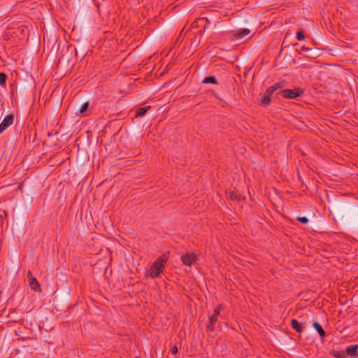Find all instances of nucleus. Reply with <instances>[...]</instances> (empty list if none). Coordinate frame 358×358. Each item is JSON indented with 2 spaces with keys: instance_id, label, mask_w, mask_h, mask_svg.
I'll return each instance as SVG.
<instances>
[{
  "instance_id": "2eb2a0df",
  "label": "nucleus",
  "mask_w": 358,
  "mask_h": 358,
  "mask_svg": "<svg viewBox=\"0 0 358 358\" xmlns=\"http://www.w3.org/2000/svg\"><path fill=\"white\" fill-rule=\"evenodd\" d=\"M150 108V106L139 108L136 113V117L143 116L147 111Z\"/></svg>"
},
{
  "instance_id": "20e7f679",
  "label": "nucleus",
  "mask_w": 358,
  "mask_h": 358,
  "mask_svg": "<svg viewBox=\"0 0 358 358\" xmlns=\"http://www.w3.org/2000/svg\"><path fill=\"white\" fill-rule=\"evenodd\" d=\"M180 259L184 265L187 266H192L196 262L198 258L197 255L195 253L192 252L183 255L181 257Z\"/></svg>"
},
{
  "instance_id": "b1692460",
  "label": "nucleus",
  "mask_w": 358,
  "mask_h": 358,
  "mask_svg": "<svg viewBox=\"0 0 358 358\" xmlns=\"http://www.w3.org/2000/svg\"><path fill=\"white\" fill-rule=\"evenodd\" d=\"M136 358H139V357H136Z\"/></svg>"
},
{
  "instance_id": "ddd939ff",
  "label": "nucleus",
  "mask_w": 358,
  "mask_h": 358,
  "mask_svg": "<svg viewBox=\"0 0 358 358\" xmlns=\"http://www.w3.org/2000/svg\"><path fill=\"white\" fill-rule=\"evenodd\" d=\"M29 285H30V287L35 291L41 290L40 285H39L38 280L35 278H33V277L31 278Z\"/></svg>"
},
{
  "instance_id": "6e6552de",
  "label": "nucleus",
  "mask_w": 358,
  "mask_h": 358,
  "mask_svg": "<svg viewBox=\"0 0 358 358\" xmlns=\"http://www.w3.org/2000/svg\"><path fill=\"white\" fill-rule=\"evenodd\" d=\"M250 33V30L248 29H242L238 31L234 34V37L236 39H241L248 35Z\"/></svg>"
},
{
  "instance_id": "4468645a",
  "label": "nucleus",
  "mask_w": 358,
  "mask_h": 358,
  "mask_svg": "<svg viewBox=\"0 0 358 358\" xmlns=\"http://www.w3.org/2000/svg\"><path fill=\"white\" fill-rule=\"evenodd\" d=\"M227 196L228 199H231V201L240 200L242 197L241 194H238V193L232 192V191L228 192Z\"/></svg>"
},
{
  "instance_id": "9b49d317",
  "label": "nucleus",
  "mask_w": 358,
  "mask_h": 358,
  "mask_svg": "<svg viewBox=\"0 0 358 358\" xmlns=\"http://www.w3.org/2000/svg\"><path fill=\"white\" fill-rule=\"evenodd\" d=\"M284 86H285V85L282 82L276 83L274 85H273L272 86H270L269 87L267 88L268 92L273 94V92L275 90L280 89V88L283 87Z\"/></svg>"
},
{
  "instance_id": "423d86ee",
  "label": "nucleus",
  "mask_w": 358,
  "mask_h": 358,
  "mask_svg": "<svg viewBox=\"0 0 358 358\" xmlns=\"http://www.w3.org/2000/svg\"><path fill=\"white\" fill-rule=\"evenodd\" d=\"M89 108V102L86 101L80 106V108L76 112V115L85 117L87 115V110Z\"/></svg>"
},
{
  "instance_id": "f8f14e48",
  "label": "nucleus",
  "mask_w": 358,
  "mask_h": 358,
  "mask_svg": "<svg viewBox=\"0 0 358 358\" xmlns=\"http://www.w3.org/2000/svg\"><path fill=\"white\" fill-rule=\"evenodd\" d=\"M357 349L358 345H352L347 348L346 351L350 356L353 357L357 355Z\"/></svg>"
},
{
  "instance_id": "5701e85b",
  "label": "nucleus",
  "mask_w": 358,
  "mask_h": 358,
  "mask_svg": "<svg viewBox=\"0 0 358 358\" xmlns=\"http://www.w3.org/2000/svg\"><path fill=\"white\" fill-rule=\"evenodd\" d=\"M28 275H31V271L28 272Z\"/></svg>"
},
{
  "instance_id": "f257e3e1",
  "label": "nucleus",
  "mask_w": 358,
  "mask_h": 358,
  "mask_svg": "<svg viewBox=\"0 0 358 358\" xmlns=\"http://www.w3.org/2000/svg\"><path fill=\"white\" fill-rule=\"evenodd\" d=\"M168 260V256L164 254L160 256L152 265L150 270L146 271V275H150L152 278L159 276L160 273L163 271L164 265Z\"/></svg>"
},
{
  "instance_id": "6ab92c4d",
  "label": "nucleus",
  "mask_w": 358,
  "mask_h": 358,
  "mask_svg": "<svg viewBox=\"0 0 358 358\" xmlns=\"http://www.w3.org/2000/svg\"><path fill=\"white\" fill-rule=\"evenodd\" d=\"M296 38L299 41H301V40L304 39V38H305L302 31H298L296 32Z\"/></svg>"
},
{
  "instance_id": "4be33fe9",
  "label": "nucleus",
  "mask_w": 358,
  "mask_h": 358,
  "mask_svg": "<svg viewBox=\"0 0 358 358\" xmlns=\"http://www.w3.org/2000/svg\"><path fill=\"white\" fill-rule=\"evenodd\" d=\"M306 50H309V49L303 46L301 48V50L299 51V53L301 54L303 51H306Z\"/></svg>"
},
{
  "instance_id": "f03ea898",
  "label": "nucleus",
  "mask_w": 358,
  "mask_h": 358,
  "mask_svg": "<svg viewBox=\"0 0 358 358\" xmlns=\"http://www.w3.org/2000/svg\"><path fill=\"white\" fill-rule=\"evenodd\" d=\"M278 94L285 99H294L302 95L303 90L298 87L294 89H285L280 90Z\"/></svg>"
},
{
  "instance_id": "9d476101",
  "label": "nucleus",
  "mask_w": 358,
  "mask_h": 358,
  "mask_svg": "<svg viewBox=\"0 0 358 358\" xmlns=\"http://www.w3.org/2000/svg\"><path fill=\"white\" fill-rule=\"evenodd\" d=\"M313 327L315 329V330L318 332L321 338H324L325 337V331L322 329V326L317 322H313Z\"/></svg>"
},
{
  "instance_id": "f3484780",
  "label": "nucleus",
  "mask_w": 358,
  "mask_h": 358,
  "mask_svg": "<svg viewBox=\"0 0 358 358\" xmlns=\"http://www.w3.org/2000/svg\"><path fill=\"white\" fill-rule=\"evenodd\" d=\"M7 76L4 73L0 72V85L1 86L3 87L6 85Z\"/></svg>"
},
{
  "instance_id": "412c9836",
  "label": "nucleus",
  "mask_w": 358,
  "mask_h": 358,
  "mask_svg": "<svg viewBox=\"0 0 358 358\" xmlns=\"http://www.w3.org/2000/svg\"><path fill=\"white\" fill-rule=\"evenodd\" d=\"M171 352L172 354L173 355H176L178 352V348L176 345H174L172 348H171Z\"/></svg>"
},
{
  "instance_id": "dca6fc26",
  "label": "nucleus",
  "mask_w": 358,
  "mask_h": 358,
  "mask_svg": "<svg viewBox=\"0 0 358 358\" xmlns=\"http://www.w3.org/2000/svg\"><path fill=\"white\" fill-rule=\"evenodd\" d=\"M203 83H212V84H217V80L215 78V76H208V77H206L203 80Z\"/></svg>"
},
{
  "instance_id": "a211bd4d",
  "label": "nucleus",
  "mask_w": 358,
  "mask_h": 358,
  "mask_svg": "<svg viewBox=\"0 0 358 358\" xmlns=\"http://www.w3.org/2000/svg\"><path fill=\"white\" fill-rule=\"evenodd\" d=\"M296 220L302 224H307L308 222V219L306 217H297Z\"/></svg>"
},
{
  "instance_id": "7ed1b4c3",
  "label": "nucleus",
  "mask_w": 358,
  "mask_h": 358,
  "mask_svg": "<svg viewBox=\"0 0 358 358\" xmlns=\"http://www.w3.org/2000/svg\"><path fill=\"white\" fill-rule=\"evenodd\" d=\"M223 306L222 305L217 306L215 310H213V314L209 318V324L207 326L208 331H213L215 329V325L216 322H217V318L219 315H220V311L222 310Z\"/></svg>"
},
{
  "instance_id": "1a4fd4ad",
  "label": "nucleus",
  "mask_w": 358,
  "mask_h": 358,
  "mask_svg": "<svg viewBox=\"0 0 358 358\" xmlns=\"http://www.w3.org/2000/svg\"><path fill=\"white\" fill-rule=\"evenodd\" d=\"M291 327L298 333H301L303 331V327L300 324V323L295 319L291 320Z\"/></svg>"
},
{
  "instance_id": "0eeeda50",
  "label": "nucleus",
  "mask_w": 358,
  "mask_h": 358,
  "mask_svg": "<svg viewBox=\"0 0 358 358\" xmlns=\"http://www.w3.org/2000/svg\"><path fill=\"white\" fill-rule=\"evenodd\" d=\"M273 94L268 92V89L266 90V92L262 95L261 104L264 106H267L269 105L271 102V96Z\"/></svg>"
},
{
  "instance_id": "aec40b11",
  "label": "nucleus",
  "mask_w": 358,
  "mask_h": 358,
  "mask_svg": "<svg viewBox=\"0 0 358 358\" xmlns=\"http://www.w3.org/2000/svg\"><path fill=\"white\" fill-rule=\"evenodd\" d=\"M334 355L336 358H346L345 355L343 352L340 353L338 352H334Z\"/></svg>"
},
{
  "instance_id": "39448f33",
  "label": "nucleus",
  "mask_w": 358,
  "mask_h": 358,
  "mask_svg": "<svg viewBox=\"0 0 358 358\" xmlns=\"http://www.w3.org/2000/svg\"><path fill=\"white\" fill-rule=\"evenodd\" d=\"M14 116L13 115H6L3 121L0 123V134H1L6 129L10 126L13 123Z\"/></svg>"
}]
</instances>
